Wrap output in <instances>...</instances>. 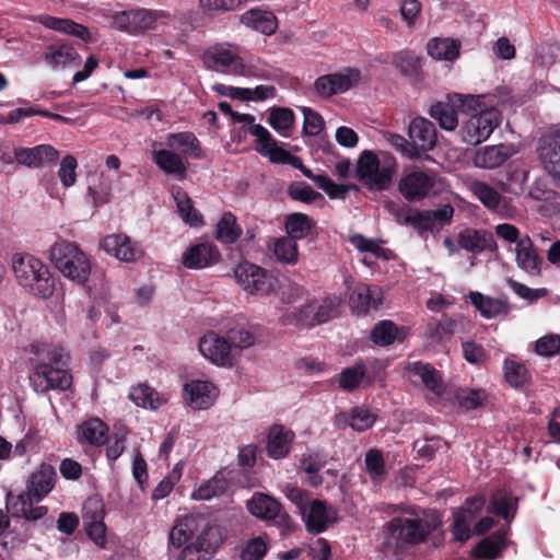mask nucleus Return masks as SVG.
Wrapping results in <instances>:
<instances>
[{"label": "nucleus", "mask_w": 560, "mask_h": 560, "mask_svg": "<svg viewBox=\"0 0 560 560\" xmlns=\"http://www.w3.org/2000/svg\"><path fill=\"white\" fill-rule=\"evenodd\" d=\"M129 398L142 408L156 409L167 401V397L158 393L154 388L139 384L130 390Z\"/></svg>", "instance_id": "nucleus-42"}, {"label": "nucleus", "mask_w": 560, "mask_h": 560, "mask_svg": "<svg viewBox=\"0 0 560 560\" xmlns=\"http://www.w3.org/2000/svg\"><path fill=\"white\" fill-rule=\"evenodd\" d=\"M246 508L252 515L265 521L275 520L281 512V504L275 498L261 492H255L247 501Z\"/></svg>", "instance_id": "nucleus-33"}, {"label": "nucleus", "mask_w": 560, "mask_h": 560, "mask_svg": "<svg viewBox=\"0 0 560 560\" xmlns=\"http://www.w3.org/2000/svg\"><path fill=\"white\" fill-rule=\"evenodd\" d=\"M504 376L512 386L518 387L527 381V370L523 364L514 360H505Z\"/></svg>", "instance_id": "nucleus-61"}, {"label": "nucleus", "mask_w": 560, "mask_h": 560, "mask_svg": "<svg viewBox=\"0 0 560 560\" xmlns=\"http://www.w3.org/2000/svg\"><path fill=\"white\" fill-rule=\"evenodd\" d=\"M539 156L546 172L560 182V132L545 139Z\"/></svg>", "instance_id": "nucleus-34"}, {"label": "nucleus", "mask_w": 560, "mask_h": 560, "mask_svg": "<svg viewBox=\"0 0 560 560\" xmlns=\"http://www.w3.org/2000/svg\"><path fill=\"white\" fill-rule=\"evenodd\" d=\"M269 124L281 136L288 137L293 128L294 113L284 107L275 108L269 115Z\"/></svg>", "instance_id": "nucleus-52"}, {"label": "nucleus", "mask_w": 560, "mask_h": 560, "mask_svg": "<svg viewBox=\"0 0 560 560\" xmlns=\"http://www.w3.org/2000/svg\"><path fill=\"white\" fill-rule=\"evenodd\" d=\"M163 18H166V13L164 11L138 8L115 14L113 16L112 25L121 32H126L131 35H139L150 30H154L158 21Z\"/></svg>", "instance_id": "nucleus-11"}, {"label": "nucleus", "mask_w": 560, "mask_h": 560, "mask_svg": "<svg viewBox=\"0 0 560 560\" xmlns=\"http://www.w3.org/2000/svg\"><path fill=\"white\" fill-rule=\"evenodd\" d=\"M40 23L47 28L74 36L84 42L90 39L89 30L84 25L75 23L72 20L44 15L40 18Z\"/></svg>", "instance_id": "nucleus-39"}, {"label": "nucleus", "mask_w": 560, "mask_h": 560, "mask_svg": "<svg viewBox=\"0 0 560 560\" xmlns=\"http://www.w3.org/2000/svg\"><path fill=\"white\" fill-rule=\"evenodd\" d=\"M241 232V229L236 225V218L226 212L217 225L215 236L224 244H232L240 237Z\"/></svg>", "instance_id": "nucleus-49"}, {"label": "nucleus", "mask_w": 560, "mask_h": 560, "mask_svg": "<svg viewBox=\"0 0 560 560\" xmlns=\"http://www.w3.org/2000/svg\"><path fill=\"white\" fill-rule=\"evenodd\" d=\"M482 98H488V95L451 93L446 96V101L432 105L429 113L432 118L439 121L441 128L452 131L458 126L456 108L469 113L470 109H477Z\"/></svg>", "instance_id": "nucleus-8"}, {"label": "nucleus", "mask_w": 560, "mask_h": 560, "mask_svg": "<svg viewBox=\"0 0 560 560\" xmlns=\"http://www.w3.org/2000/svg\"><path fill=\"white\" fill-rule=\"evenodd\" d=\"M294 432L282 425H273L269 429L267 453L269 457L279 459L285 457L294 440Z\"/></svg>", "instance_id": "nucleus-32"}, {"label": "nucleus", "mask_w": 560, "mask_h": 560, "mask_svg": "<svg viewBox=\"0 0 560 560\" xmlns=\"http://www.w3.org/2000/svg\"><path fill=\"white\" fill-rule=\"evenodd\" d=\"M363 82L362 73L357 68H345L341 71L318 77L314 90L322 97H330L345 93Z\"/></svg>", "instance_id": "nucleus-12"}, {"label": "nucleus", "mask_w": 560, "mask_h": 560, "mask_svg": "<svg viewBox=\"0 0 560 560\" xmlns=\"http://www.w3.org/2000/svg\"><path fill=\"white\" fill-rule=\"evenodd\" d=\"M205 65L214 71L231 74L245 75L246 67L242 58L229 46L218 45L209 48L203 54Z\"/></svg>", "instance_id": "nucleus-13"}, {"label": "nucleus", "mask_w": 560, "mask_h": 560, "mask_svg": "<svg viewBox=\"0 0 560 560\" xmlns=\"http://www.w3.org/2000/svg\"><path fill=\"white\" fill-rule=\"evenodd\" d=\"M39 361L34 366L30 383L36 393H47L54 389L66 390L71 386L72 377L65 369L68 354L65 349L57 346L33 347Z\"/></svg>", "instance_id": "nucleus-1"}, {"label": "nucleus", "mask_w": 560, "mask_h": 560, "mask_svg": "<svg viewBox=\"0 0 560 560\" xmlns=\"http://www.w3.org/2000/svg\"><path fill=\"white\" fill-rule=\"evenodd\" d=\"M375 419L369 409L357 407L351 410L349 425L355 431H365L374 424Z\"/></svg>", "instance_id": "nucleus-60"}, {"label": "nucleus", "mask_w": 560, "mask_h": 560, "mask_svg": "<svg viewBox=\"0 0 560 560\" xmlns=\"http://www.w3.org/2000/svg\"><path fill=\"white\" fill-rule=\"evenodd\" d=\"M349 242L359 252L366 254L361 261L369 267L374 266L376 258L382 256L383 249L375 240L366 238L362 234H353L349 237Z\"/></svg>", "instance_id": "nucleus-44"}, {"label": "nucleus", "mask_w": 560, "mask_h": 560, "mask_svg": "<svg viewBox=\"0 0 560 560\" xmlns=\"http://www.w3.org/2000/svg\"><path fill=\"white\" fill-rule=\"evenodd\" d=\"M445 442L440 436L418 439L413 443L417 454L423 458H432L434 453L442 448Z\"/></svg>", "instance_id": "nucleus-63"}, {"label": "nucleus", "mask_w": 560, "mask_h": 560, "mask_svg": "<svg viewBox=\"0 0 560 560\" xmlns=\"http://www.w3.org/2000/svg\"><path fill=\"white\" fill-rule=\"evenodd\" d=\"M509 528L500 529L480 540L472 550V556L482 559H495L504 549V540Z\"/></svg>", "instance_id": "nucleus-38"}, {"label": "nucleus", "mask_w": 560, "mask_h": 560, "mask_svg": "<svg viewBox=\"0 0 560 560\" xmlns=\"http://www.w3.org/2000/svg\"><path fill=\"white\" fill-rule=\"evenodd\" d=\"M78 167V162L74 156L66 155L60 163L58 170V176L60 178L61 184L69 188L74 185L77 180L75 170Z\"/></svg>", "instance_id": "nucleus-64"}, {"label": "nucleus", "mask_w": 560, "mask_h": 560, "mask_svg": "<svg viewBox=\"0 0 560 560\" xmlns=\"http://www.w3.org/2000/svg\"><path fill=\"white\" fill-rule=\"evenodd\" d=\"M12 270L18 283L30 294L48 299L55 291V279L46 264L39 258L16 253L12 256Z\"/></svg>", "instance_id": "nucleus-3"}, {"label": "nucleus", "mask_w": 560, "mask_h": 560, "mask_svg": "<svg viewBox=\"0 0 560 560\" xmlns=\"http://www.w3.org/2000/svg\"><path fill=\"white\" fill-rule=\"evenodd\" d=\"M535 352L540 357H552L560 352V335L549 334L535 342Z\"/></svg>", "instance_id": "nucleus-62"}, {"label": "nucleus", "mask_w": 560, "mask_h": 560, "mask_svg": "<svg viewBox=\"0 0 560 560\" xmlns=\"http://www.w3.org/2000/svg\"><path fill=\"white\" fill-rule=\"evenodd\" d=\"M472 195L488 209L497 210L501 202V195L481 180H471L468 184Z\"/></svg>", "instance_id": "nucleus-45"}, {"label": "nucleus", "mask_w": 560, "mask_h": 560, "mask_svg": "<svg viewBox=\"0 0 560 560\" xmlns=\"http://www.w3.org/2000/svg\"><path fill=\"white\" fill-rule=\"evenodd\" d=\"M40 501L35 500L26 490L16 494L8 492L5 508L13 517L36 522L47 513V508L38 504Z\"/></svg>", "instance_id": "nucleus-15"}, {"label": "nucleus", "mask_w": 560, "mask_h": 560, "mask_svg": "<svg viewBox=\"0 0 560 560\" xmlns=\"http://www.w3.org/2000/svg\"><path fill=\"white\" fill-rule=\"evenodd\" d=\"M460 248L470 253L494 252L498 246L493 235L485 230L465 229L457 236Z\"/></svg>", "instance_id": "nucleus-28"}, {"label": "nucleus", "mask_w": 560, "mask_h": 560, "mask_svg": "<svg viewBox=\"0 0 560 560\" xmlns=\"http://www.w3.org/2000/svg\"><path fill=\"white\" fill-rule=\"evenodd\" d=\"M455 397L460 407L470 410L481 406L487 395L481 389L459 388Z\"/></svg>", "instance_id": "nucleus-58"}, {"label": "nucleus", "mask_w": 560, "mask_h": 560, "mask_svg": "<svg viewBox=\"0 0 560 560\" xmlns=\"http://www.w3.org/2000/svg\"><path fill=\"white\" fill-rule=\"evenodd\" d=\"M326 460L319 453H307L301 459V468L307 475V480L313 487L322 485L323 478L319 471L324 468Z\"/></svg>", "instance_id": "nucleus-47"}, {"label": "nucleus", "mask_w": 560, "mask_h": 560, "mask_svg": "<svg viewBox=\"0 0 560 560\" xmlns=\"http://www.w3.org/2000/svg\"><path fill=\"white\" fill-rule=\"evenodd\" d=\"M152 160L166 174L178 177H184L186 174V160L162 142H154L152 144Z\"/></svg>", "instance_id": "nucleus-21"}, {"label": "nucleus", "mask_w": 560, "mask_h": 560, "mask_svg": "<svg viewBox=\"0 0 560 560\" xmlns=\"http://www.w3.org/2000/svg\"><path fill=\"white\" fill-rule=\"evenodd\" d=\"M393 63L405 75L417 74L421 69V59L406 51L395 55Z\"/></svg>", "instance_id": "nucleus-59"}, {"label": "nucleus", "mask_w": 560, "mask_h": 560, "mask_svg": "<svg viewBox=\"0 0 560 560\" xmlns=\"http://www.w3.org/2000/svg\"><path fill=\"white\" fill-rule=\"evenodd\" d=\"M487 98L480 101L477 109H470L469 118L462 127L463 140L471 145L486 141L501 122V115L493 104H486Z\"/></svg>", "instance_id": "nucleus-7"}, {"label": "nucleus", "mask_w": 560, "mask_h": 560, "mask_svg": "<svg viewBox=\"0 0 560 560\" xmlns=\"http://www.w3.org/2000/svg\"><path fill=\"white\" fill-rule=\"evenodd\" d=\"M242 24L265 35H271L277 31V19L272 12L252 9L240 18Z\"/></svg>", "instance_id": "nucleus-37"}, {"label": "nucleus", "mask_w": 560, "mask_h": 560, "mask_svg": "<svg viewBox=\"0 0 560 560\" xmlns=\"http://www.w3.org/2000/svg\"><path fill=\"white\" fill-rule=\"evenodd\" d=\"M515 262L517 267L529 276H539L541 272L542 259L538 255L532 238L528 235L522 236L515 246Z\"/></svg>", "instance_id": "nucleus-23"}, {"label": "nucleus", "mask_w": 560, "mask_h": 560, "mask_svg": "<svg viewBox=\"0 0 560 560\" xmlns=\"http://www.w3.org/2000/svg\"><path fill=\"white\" fill-rule=\"evenodd\" d=\"M398 338V327L390 320L377 323L371 331V339L378 346H388Z\"/></svg>", "instance_id": "nucleus-54"}, {"label": "nucleus", "mask_w": 560, "mask_h": 560, "mask_svg": "<svg viewBox=\"0 0 560 560\" xmlns=\"http://www.w3.org/2000/svg\"><path fill=\"white\" fill-rule=\"evenodd\" d=\"M199 351L206 359L217 365H232V345L215 332L211 331L201 337Z\"/></svg>", "instance_id": "nucleus-18"}, {"label": "nucleus", "mask_w": 560, "mask_h": 560, "mask_svg": "<svg viewBox=\"0 0 560 560\" xmlns=\"http://www.w3.org/2000/svg\"><path fill=\"white\" fill-rule=\"evenodd\" d=\"M15 161L28 168H42L52 166L58 161L60 154L51 144H39L33 148H14Z\"/></svg>", "instance_id": "nucleus-17"}, {"label": "nucleus", "mask_w": 560, "mask_h": 560, "mask_svg": "<svg viewBox=\"0 0 560 560\" xmlns=\"http://www.w3.org/2000/svg\"><path fill=\"white\" fill-rule=\"evenodd\" d=\"M273 254L278 261L294 265L298 261V245L288 236L279 237L273 243Z\"/></svg>", "instance_id": "nucleus-51"}, {"label": "nucleus", "mask_w": 560, "mask_h": 560, "mask_svg": "<svg viewBox=\"0 0 560 560\" xmlns=\"http://www.w3.org/2000/svg\"><path fill=\"white\" fill-rule=\"evenodd\" d=\"M408 371L411 375L417 376L434 396L441 397L444 394L445 386L442 377L432 365L415 362L408 365Z\"/></svg>", "instance_id": "nucleus-36"}, {"label": "nucleus", "mask_w": 560, "mask_h": 560, "mask_svg": "<svg viewBox=\"0 0 560 560\" xmlns=\"http://www.w3.org/2000/svg\"><path fill=\"white\" fill-rule=\"evenodd\" d=\"M102 247L108 255L125 262L137 261L143 256L141 247L125 234H112L104 237Z\"/></svg>", "instance_id": "nucleus-20"}, {"label": "nucleus", "mask_w": 560, "mask_h": 560, "mask_svg": "<svg viewBox=\"0 0 560 560\" xmlns=\"http://www.w3.org/2000/svg\"><path fill=\"white\" fill-rule=\"evenodd\" d=\"M222 542L223 537L220 528L208 526L197 537L196 541L183 548L178 555V560H209Z\"/></svg>", "instance_id": "nucleus-14"}, {"label": "nucleus", "mask_w": 560, "mask_h": 560, "mask_svg": "<svg viewBox=\"0 0 560 560\" xmlns=\"http://www.w3.org/2000/svg\"><path fill=\"white\" fill-rule=\"evenodd\" d=\"M431 526L415 511L393 517L385 526L383 549L386 556H398L409 546L422 542Z\"/></svg>", "instance_id": "nucleus-2"}, {"label": "nucleus", "mask_w": 560, "mask_h": 560, "mask_svg": "<svg viewBox=\"0 0 560 560\" xmlns=\"http://www.w3.org/2000/svg\"><path fill=\"white\" fill-rule=\"evenodd\" d=\"M436 174L417 166L405 168L398 180V190L408 201H418L430 196L436 185Z\"/></svg>", "instance_id": "nucleus-10"}, {"label": "nucleus", "mask_w": 560, "mask_h": 560, "mask_svg": "<svg viewBox=\"0 0 560 560\" xmlns=\"http://www.w3.org/2000/svg\"><path fill=\"white\" fill-rule=\"evenodd\" d=\"M220 259V253L213 244L200 243L185 250L182 264L188 269L207 268Z\"/></svg>", "instance_id": "nucleus-24"}, {"label": "nucleus", "mask_w": 560, "mask_h": 560, "mask_svg": "<svg viewBox=\"0 0 560 560\" xmlns=\"http://www.w3.org/2000/svg\"><path fill=\"white\" fill-rule=\"evenodd\" d=\"M511 154L506 145H487L476 151L472 162L476 167L491 170L502 165Z\"/></svg>", "instance_id": "nucleus-35"}, {"label": "nucleus", "mask_w": 560, "mask_h": 560, "mask_svg": "<svg viewBox=\"0 0 560 560\" xmlns=\"http://www.w3.org/2000/svg\"><path fill=\"white\" fill-rule=\"evenodd\" d=\"M219 396L215 385L208 381L195 380L184 386V398L195 410L211 407Z\"/></svg>", "instance_id": "nucleus-19"}, {"label": "nucleus", "mask_w": 560, "mask_h": 560, "mask_svg": "<svg viewBox=\"0 0 560 560\" xmlns=\"http://www.w3.org/2000/svg\"><path fill=\"white\" fill-rule=\"evenodd\" d=\"M396 168L397 162L393 155L364 151L358 160L357 174L359 180L369 189L386 190Z\"/></svg>", "instance_id": "nucleus-5"}, {"label": "nucleus", "mask_w": 560, "mask_h": 560, "mask_svg": "<svg viewBox=\"0 0 560 560\" xmlns=\"http://www.w3.org/2000/svg\"><path fill=\"white\" fill-rule=\"evenodd\" d=\"M50 260L67 279L84 284L91 275V261L74 243L61 241L50 248Z\"/></svg>", "instance_id": "nucleus-6"}, {"label": "nucleus", "mask_w": 560, "mask_h": 560, "mask_svg": "<svg viewBox=\"0 0 560 560\" xmlns=\"http://www.w3.org/2000/svg\"><path fill=\"white\" fill-rule=\"evenodd\" d=\"M408 135L412 145L420 152H427L434 148L436 143V130L430 120L423 117H417L411 120Z\"/></svg>", "instance_id": "nucleus-25"}, {"label": "nucleus", "mask_w": 560, "mask_h": 560, "mask_svg": "<svg viewBox=\"0 0 560 560\" xmlns=\"http://www.w3.org/2000/svg\"><path fill=\"white\" fill-rule=\"evenodd\" d=\"M349 302L357 314H365L371 308H376L382 303L381 289L363 283L358 284L354 287Z\"/></svg>", "instance_id": "nucleus-29"}, {"label": "nucleus", "mask_w": 560, "mask_h": 560, "mask_svg": "<svg viewBox=\"0 0 560 560\" xmlns=\"http://www.w3.org/2000/svg\"><path fill=\"white\" fill-rule=\"evenodd\" d=\"M469 299L471 304L486 319L506 316L511 312L506 298H492L480 292H470Z\"/></svg>", "instance_id": "nucleus-27"}, {"label": "nucleus", "mask_w": 560, "mask_h": 560, "mask_svg": "<svg viewBox=\"0 0 560 560\" xmlns=\"http://www.w3.org/2000/svg\"><path fill=\"white\" fill-rule=\"evenodd\" d=\"M287 164L300 170L305 177L312 179L317 185V187L324 190L331 199L345 198L346 194L351 188L350 185L336 184L326 175H315L311 170L304 166L302 160L299 156L292 155L291 153Z\"/></svg>", "instance_id": "nucleus-22"}, {"label": "nucleus", "mask_w": 560, "mask_h": 560, "mask_svg": "<svg viewBox=\"0 0 560 560\" xmlns=\"http://www.w3.org/2000/svg\"><path fill=\"white\" fill-rule=\"evenodd\" d=\"M164 145L173 149L185 160L188 158L200 159L202 156L200 142L192 132L170 133Z\"/></svg>", "instance_id": "nucleus-30"}, {"label": "nucleus", "mask_w": 560, "mask_h": 560, "mask_svg": "<svg viewBox=\"0 0 560 560\" xmlns=\"http://www.w3.org/2000/svg\"><path fill=\"white\" fill-rule=\"evenodd\" d=\"M43 58L52 69H58L75 66L80 60V55L73 46L63 43L49 45Z\"/></svg>", "instance_id": "nucleus-31"}, {"label": "nucleus", "mask_w": 560, "mask_h": 560, "mask_svg": "<svg viewBox=\"0 0 560 560\" xmlns=\"http://www.w3.org/2000/svg\"><path fill=\"white\" fill-rule=\"evenodd\" d=\"M174 199L177 205V211L183 221L190 225H199L202 222L201 214L192 207L191 200L185 191L177 189L174 191Z\"/></svg>", "instance_id": "nucleus-48"}, {"label": "nucleus", "mask_w": 560, "mask_h": 560, "mask_svg": "<svg viewBox=\"0 0 560 560\" xmlns=\"http://www.w3.org/2000/svg\"><path fill=\"white\" fill-rule=\"evenodd\" d=\"M365 375V368L363 364H355L354 366L347 368L339 374V386L343 390L351 392L359 386Z\"/></svg>", "instance_id": "nucleus-57"}, {"label": "nucleus", "mask_w": 560, "mask_h": 560, "mask_svg": "<svg viewBox=\"0 0 560 560\" xmlns=\"http://www.w3.org/2000/svg\"><path fill=\"white\" fill-rule=\"evenodd\" d=\"M364 464L365 471L373 483L377 485L385 480L387 471L385 468L383 454L380 450H369L365 454Z\"/></svg>", "instance_id": "nucleus-46"}, {"label": "nucleus", "mask_w": 560, "mask_h": 560, "mask_svg": "<svg viewBox=\"0 0 560 560\" xmlns=\"http://www.w3.org/2000/svg\"><path fill=\"white\" fill-rule=\"evenodd\" d=\"M56 471L51 465L42 464L31 474L26 482V491L35 500H43L55 487Z\"/></svg>", "instance_id": "nucleus-26"}, {"label": "nucleus", "mask_w": 560, "mask_h": 560, "mask_svg": "<svg viewBox=\"0 0 560 560\" xmlns=\"http://www.w3.org/2000/svg\"><path fill=\"white\" fill-rule=\"evenodd\" d=\"M236 282L250 295L269 296L279 288V280L268 270L250 264L241 262L234 270Z\"/></svg>", "instance_id": "nucleus-9"}, {"label": "nucleus", "mask_w": 560, "mask_h": 560, "mask_svg": "<svg viewBox=\"0 0 560 560\" xmlns=\"http://www.w3.org/2000/svg\"><path fill=\"white\" fill-rule=\"evenodd\" d=\"M314 228V220L301 212H294L287 215L284 221V229L288 233V237L293 238L295 243L298 240L307 237Z\"/></svg>", "instance_id": "nucleus-41"}, {"label": "nucleus", "mask_w": 560, "mask_h": 560, "mask_svg": "<svg viewBox=\"0 0 560 560\" xmlns=\"http://www.w3.org/2000/svg\"><path fill=\"white\" fill-rule=\"evenodd\" d=\"M516 501L513 497L504 491L495 492L489 504V511L505 520L513 518L515 513Z\"/></svg>", "instance_id": "nucleus-50"}, {"label": "nucleus", "mask_w": 560, "mask_h": 560, "mask_svg": "<svg viewBox=\"0 0 560 560\" xmlns=\"http://www.w3.org/2000/svg\"><path fill=\"white\" fill-rule=\"evenodd\" d=\"M310 313H313L312 320L315 323H325L335 317L336 304L332 300H324L320 303H312L306 306L304 311L305 317H308Z\"/></svg>", "instance_id": "nucleus-55"}, {"label": "nucleus", "mask_w": 560, "mask_h": 560, "mask_svg": "<svg viewBox=\"0 0 560 560\" xmlns=\"http://www.w3.org/2000/svg\"><path fill=\"white\" fill-rule=\"evenodd\" d=\"M283 492L298 508L308 533L320 534L337 522V510L326 501L312 499L306 491L298 487L287 486Z\"/></svg>", "instance_id": "nucleus-4"}, {"label": "nucleus", "mask_w": 560, "mask_h": 560, "mask_svg": "<svg viewBox=\"0 0 560 560\" xmlns=\"http://www.w3.org/2000/svg\"><path fill=\"white\" fill-rule=\"evenodd\" d=\"M107 433V425L98 418H92L79 427L78 440L80 443L98 446L105 443Z\"/></svg>", "instance_id": "nucleus-40"}, {"label": "nucleus", "mask_w": 560, "mask_h": 560, "mask_svg": "<svg viewBox=\"0 0 560 560\" xmlns=\"http://www.w3.org/2000/svg\"><path fill=\"white\" fill-rule=\"evenodd\" d=\"M268 551L266 536L247 540L241 551V560H261Z\"/></svg>", "instance_id": "nucleus-56"}, {"label": "nucleus", "mask_w": 560, "mask_h": 560, "mask_svg": "<svg viewBox=\"0 0 560 560\" xmlns=\"http://www.w3.org/2000/svg\"><path fill=\"white\" fill-rule=\"evenodd\" d=\"M459 44L451 38H432L427 45V50L436 60L453 61L459 56Z\"/></svg>", "instance_id": "nucleus-43"}, {"label": "nucleus", "mask_w": 560, "mask_h": 560, "mask_svg": "<svg viewBox=\"0 0 560 560\" xmlns=\"http://www.w3.org/2000/svg\"><path fill=\"white\" fill-rule=\"evenodd\" d=\"M228 487V481L223 476L215 475L212 479L200 485L198 489L192 492L195 500H210L213 497L222 494Z\"/></svg>", "instance_id": "nucleus-53"}, {"label": "nucleus", "mask_w": 560, "mask_h": 560, "mask_svg": "<svg viewBox=\"0 0 560 560\" xmlns=\"http://www.w3.org/2000/svg\"><path fill=\"white\" fill-rule=\"evenodd\" d=\"M485 505L482 497H472L466 500L464 508L454 512L452 534L455 540L465 542L471 537V524Z\"/></svg>", "instance_id": "nucleus-16"}]
</instances>
